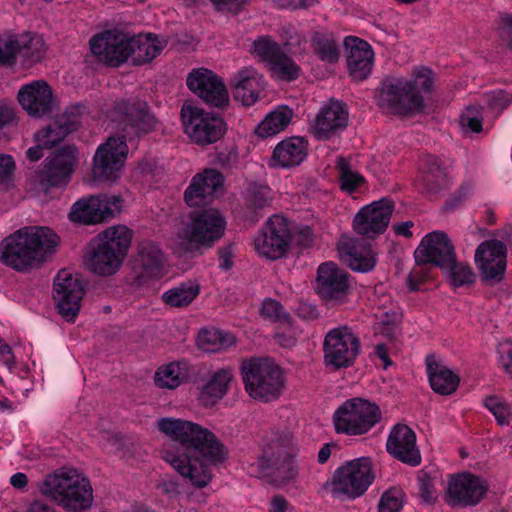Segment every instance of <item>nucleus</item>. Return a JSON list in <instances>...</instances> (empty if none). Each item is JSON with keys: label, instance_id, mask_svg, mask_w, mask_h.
<instances>
[{"label": "nucleus", "instance_id": "a211bd4d", "mask_svg": "<svg viewBox=\"0 0 512 512\" xmlns=\"http://www.w3.org/2000/svg\"><path fill=\"white\" fill-rule=\"evenodd\" d=\"M17 99L22 109L36 119L50 117L59 108V101L45 80H33L22 85Z\"/></svg>", "mask_w": 512, "mask_h": 512}, {"label": "nucleus", "instance_id": "c03bdc74", "mask_svg": "<svg viewBox=\"0 0 512 512\" xmlns=\"http://www.w3.org/2000/svg\"><path fill=\"white\" fill-rule=\"evenodd\" d=\"M200 293V285L195 281L183 282L163 293V301L172 307L188 306Z\"/></svg>", "mask_w": 512, "mask_h": 512}, {"label": "nucleus", "instance_id": "6ab92c4d", "mask_svg": "<svg viewBox=\"0 0 512 512\" xmlns=\"http://www.w3.org/2000/svg\"><path fill=\"white\" fill-rule=\"evenodd\" d=\"M487 492L484 480L471 473L453 475L448 481L445 502L451 507L473 506L480 502Z\"/></svg>", "mask_w": 512, "mask_h": 512}, {"label": "nucleus", "instance_id": "bb28decb", "mask_svg": "<svg viewBox=\"0 0 512 512\" xmlns=\"http://www.w3.org/2000/svg\"><path fill=\"white\" fill-rule=\"evenodd\" d=\"M455 256L448 236L439 230L428 233L414 252L417 263H432L440 268L447 266Z\"/></svg>", "mask_w": 512, "mask_h": 512}, {"label": "nucleus", "instance_id": "6e6d98bb", "mask_svg": "<svg viewBox=\"0 0 512 512\" xmlns=\"http://www.w3.org/2000/svg\"><path fill=\"white\" fill-rule=\"evenodd\" d=\"M483 100L489 109L501 112L512 103V95L503 90H495L485 93Z\"/></svg>", "mask_w": 512, "mask_h": 512}, {"label": "nucleus", "instance_id": "9d476101", "mask_svg": "<svg viewBox=\"0 0 512 512\" xmlns=\"http://www.w3.org/2000/svg\"><path fill=\"white\" fill-rule=\"evenodd\" d=\"M375 479L372 463L368 457H360L338 467L330 483L334 496L355 499L363 495Z\"/></svg>", "mask_w": 512, "mask_h": 512}, {"label": "nucleus", "instance_id": "8fccbe9b", "mask_svg": "<svg viewBox=\"0 0 512 512\" xmlns=\"http://www.w3.org/2000/svg\"><path fill=\"white\" fill-rule=\"evenodd\" d=\"M484 406L493 414L500 426H509L512 422V409L497 395H489L483 401Z\"/></svg>", "mask_w": 512, "mask_h": 512}, {"label": "nucleus", "instance_id": "c85d7f7f", "mask_svg": "<svg viewBox=\"0 0 512 512\" xmlns=\"http://www.w3.org/2000/svg\"><path fill=\"white\" fill-rule=\"evenodd\" d=\"M386 449L390 455L412 466L421 462L420 451L416 445V434L404 424H397L390 430L386 442Z\"/></svg>", "mask_w": 512, "mask_h": 512}, {"label": "nucleus", "instance_id": "774afa93", "mask_svg": "<svg viewBox=\"0 0 512 512\" xmlns=\"http://www.w3.org/2000/svg\"><path fill=\"white\" fill-rule=\"evenodd\" d=\"M268 512H294V507L281 495H275L269 502Z\"/></svg>", "mask_w": 512, "mask_h": 512}, {"label": "nucleus", "instance_id": "603ef678", "mask_svg": "<svg viewBox=\"0 0 512 512\" xmlns=\"http://www.w3.org/2000/svg\"><path fill=\"white\" fill-rule=\"evenodd\" d=\"M399 316L395 312H386L378 316V321L374 325V333L392 340L398 334Z\"/></svg>", "mask_w": 512, "mask_h": 512}, {"label": "nucleus", "instance_id": "4d7b16f0", "mask_svg": "<svg viewBox=\"0 0 512 512\" xmlns=\"http://www.w3.org/2000/svg\"><path fill=\"white\" fill-rule=\"evenodd\" d=\"M262 317L270 321H284L287 320L288 315L282 305L274 299H265L260 308Z\"/></svg>", "mask_w": 512, "mask_h": 512}, {"label": "nucleus", "instance_id": "9b49d317", "mask_svg": "<svg viewBox=\"0 0 512 512\" xmlns=\"http://www.w3.org/2000/svg\"><path fill=\"white\" fill-rule=\"evenodd\" d=\"M360 339L346 325L329 330L323 342L324 363L335 370L354 364L360 353Z\"/></svg>", "mask_w": 512, "mask_h": 512}, {"label": "nucleus", "instance_id": "2f4dec72", "mask_svg": "<svg viewBox=\"0 0 512 512\" xmlns=\"http://www.w3.org/2000/svg\"><path fill=\"white\" fill-rule=\"evenodd\" d=\"M344 46L348 52L347 66L355 80L366 79L372 71L374 52L371 45L358 37L347 36Z\"/></svg>", "mask_w": 512, "mask_h": 512}, {"label": "nucleus", "instance_id": "ddd939ff", "mask_svg": "<svg viewBox=\"0 0 512 512\" xmlns=\"http://www.w3.org/2000/svg\"><path fill=\"white\" fill-rule=\"evenodd\" d=\"M128 155L126 136L109 137L98 146L92 165L93 177L97 181L113 182L119 178Z\"/></svg>", "mask_w": 512, "mask_h": 512}, {"label": "nucleus", "instance_id": "4be33fe9", "mask_svg": "<svg viewBox=\"0 0 512 512\" xmlns=\"http://www.w3.org/2000/svg\"><path fill=\"white\" fill-rule=\"evenodd\" d=\"M223 235L224 226H185L170 245L178 255H192L211 246Z\"/></svg>", "mask_w": 512, "mask_h": 512}, {"label": "nucleus", "instance_id": "4468645a", "mask_svg": "<svg viewBox=\"0 0 512 512\" xmlns=\"http://www.w3.org/2000/svg\"><path fill=\"white\" fill-rule=\"evenodd\" d=\"M121 212V200L117 196H87L71 206L69 220L75 224H100L110 221Z\"/></svg>", "mask_w": 512, "mask_h": 512}, {"label": "nucleus", "instance_id": "7ed1b4c3", "mask_svg": "<svg viewBox=\"0 0 512 512\" xmlns=\"http://www.w3.org/2000/svg\"><path fill=\"white\" fill-rule=\"evenodd\" d=\"M434 77L432 70L415 67L411 79L388 77L382 81L378 95V105L390 113L401 116L413 115L424 109L422 93L432 90Z\"/></svg>", "mask_w": 512, "mask_h": 512}, {"label": "nucleus", "instance_id": "5fc2aeb1", "mask_svg": "<svg viewBox=\"0 0 512 512\" xmlns=\"http://www.w3.org/2000/svg\"><path fill=\"white\" fill-rule=\"evenodd\" d=\"M403 505V493L393 488L386 491L379 502V512H399Z\"/></svg>", "mask_w": 512, "mask_h": 512}, {"label": "nucleus", "instance_id": "13d9d810", "mask_svg": "<svg viewBox=\"0 0 512 512\" xmlns=\"http://www.w3.org/2000/svg\"><path fill=\"white\" fill-rule=\"evenodd\" d=\"M473 190L471 182H464L455 193L444 203L443 210L450 211L460 206L470 196Z\"/></svg>", "mask_w": 512, "mask_h": 512}, {"label": "nucleus", "instance_id": "a878e982", "mask_svg": "<svg viewBox=\"0 0 512 512\" xmlns=\"http://www.w3.org/2000/svg\"><path fill=\"white\" fill-rule=\"evenodd\" d=\"M224 185L223 175L216 169H204L197 173L184 192L189 207H201L210 202Z\"/></svg>", "mask_w": 512, "mask_h": 512}, {"label": "nucleus", "instance_id": "ea45409f", "mask_svg": "<svg viewBox=\"0 0 512 512\" xmlns=\"http://www.w3.org/2000/svg\"><path fill=\"white\" fill-rule=\"evenodd\" d=\"M189 377V366L186 362H171L160 366L154 375V383L158 388L173 390Z\"/></svg>", "mask_w": 512, "mask_h": 512}, {"label": "nucleus", "instance_id": "412c9836", "mask_svg": "<svg viewBox=\"0 0 512 512\" xmlns=\"http://www.w3.org/2000/svg\"><path fill=\"white\" fill-rule=\"evenodd\" d=\"M348 120L346 106L340 101L330 100L316 114L311 122L310 131L316 139L328 140L345 130Z\"/></svg>", "mask_w": 512, "mask_h": 512}, {"label": "nucleus", "instance_id": "2eb2a0df", "mask_svg": "<svg viewBox=\"0 0 512 512\" xmlns=\"http://www.w3.org/2000/svg\"><path fill=\"white\" fill-rule=\"evenodd\" d=\"M84 284L78 274L67 269L60 270L54 278L53 297L59 314L69 322L77 317L83 296Z\"/></svg>", "mask_w": 512, "mask_h": 512}, {"label": "nucleus", "instance_id": "a18cd8bd", "mask_svg": "<svg viewBox=\"0 0 512 512\" xmlns=\"http://www.w3.org/2000/svg\"><path fill=\"white\" fill-rule=\"evenodd\" d=\"M449 283L455 287L471 285L476 280V275L467 263L457 262L456 255L447 266L441 267Z\"/></svg>", "mask_w": 512, "mask_h": 512}, {"label": "nucleus", "instance_id": "72a5a7b5", "mask_svg": "<svg viewBox=\"0 0 512 512\" xmlns=\"http://www.w3.org/2000/svg\"><path fill=\"white\" fill-rule=\"evenodd\" d=\"M308 141L299 136L288 137L274 148L271 161L279 168H292L300 165L307 157Z\"/></svg>", "mask_w": 512, "mask_h": 512}, {"label": "nucleus", "instance_id": "09e8293b", "mask_svg": "<svg viewBox=\"0 0 512 512\" xmlns=\"http://www.w3.org/2000/svg\"><path fill=\"white\" fill-rule=\"evenodd\" d=\"M482 109L479 104H470L464 109L459 120L463 133H480L482 131Z\"/></svg>", "mask_w": 512, "mask_h": 512}, {"label": "nucleus", "instance_id": "49530a36", "mask_svg": "<svg viewBox=\"0 0 512 512\" xmlns=\"http://www.w3.org/2000/svg\"><path fill=\"white\" fill-rule=\"evenodd\" d=\"M77 128V121L69 125L54 124L38 131L35 134L36 143L43 144L45 148H51L61 142L70 132Z\"/></svg>", "mask_w": 512, "mask_h": 512}, {"label": "nucleus", "instance_id": "20e7f679", "mask_svg": "<svg viewBox=\"0 0 512 512\" xmlns=\"http://www.w3.org/2000/svg\"><path fill=\"white\" fill-rule=\"evenodd\" d=\"M133 231L128 226H108L89 243L85 264L95 275L110 277L117 274L128 256Z\"/></svg>", "mask_w": 512, "mask_h": 512}, {"label": "nucleus", "instance_id": "e2e57ef3", "mask_svg": "<svg viewBox=\"0 0 512 512\" xmlns=\"http://www.w3.org/2000/svg\"><path fill=\"white\" fill-rule=\"evenodd\" d=\"M498 364L512 378V342H503L499 345Z\"/></svg>", "mask_w": 512, "mask_h": 512}, {"label": "nucleus", "instance_id": "aec40b11", "mask_svg": "<svg viewBox=\"0 0 512 512\" xmlns=\"http://www.w3.org/2000/svg\"><path fill=\"white\" fill-rule=\"evenodd\" d=\"M128 35L117 30H106L90 40L91 53L109 66L117 67L129 58Z\"/></svg>", "mask_w": 512, "mask_h": 512}, {"label": "nucleus", "instance_id": "473e14b6", "mask_svg": "<svg viewBox=\"0 0 512 512\" xmlns=\"http://www.w3.org/2000/svg\"><path fill=\"white\" fill-rule=\"evenodd\" d=\"M235 381L232 367H222L210 373L207 381L198 387V399L205 407H212L223 399Z\"/></svg>", "mask_w": 512, "mask_h": 512}, {"label": "nucleus", "instance_id": "bf43d9fd", "mask_svg": "<svg viewBox=\"0 0 512 512\" xmlns=\"http://www.w3.org/2000/svg\"><path fill=\"white\" fill-rule=\"evenodd\" d=\"M15 161L12 156L0 154V188L6 189L13 179Z\"/></svg>", "mask_w": 512, "mask_h": 512}, {"label": "nucleus", "instance_id": "cd10ccee", "mask_svg": "<svg viewBox=\"0 0 512 512\" xmlns=\"http://www.w3.org/2000/svg\"><path fill=\"white\" fill-rule=\"evenodd\" d=\"M349 289L348 274L333 262L322 263L317 269L316 290L327 302H339Z\"/></svg>", "mask_w": 512, "mask_h": 512}, {"label": "nucleus", "instance_id": "c756f323", "mask_svg": "<svg viewBox=\"0 0 512 512\" xmlns=\"http://www.w3.org/2000/svg\"><path fill=\"white\" fill-rule=\"evenodd\" d=\"M134 269L142 278L159 279L167 273L166 255L157 243L141 241L137 246Z\"/></svg>", "mask_w": 512, "mask_h": 512}, {"label": "nucleus", "instance_id": "680f3d73", "mask_svg": "<svg viewBox=\"0 0 512 512\" xmlns=\"http://www.w3.org/2000/svg\"><path fill=\"white\" fill-rule=\"evenodd\" d=\"M249 473L257 478H268L274 475L271 459L266 456L259 457L250 465Z\"/></svg>", "mask_w": 512, "mask_h": 512}, {"label": "nucleus", "instance_id": "f03ea898", "mask_svg": "<svg viewBox=\"0 0 512 512\" xmlns=\"http://www.w3.org/2000/svg\"><path fill=\"white\" fill-rule=\"evenodd\" d=\"M61 243L50 226H22L0 241V262L15 271L28 272L51 261Z\"/></svg>", "mask_w": 512, "mask_h": 512}, {"label": "nucleus", "instance_id": "338daca9", "mask_svg": "<svg viewBox=\"0 0 512 512\" xmlns=\"http://www.w3.org/2000/svg\"><path fill=\"white\" fill-rule=\"evenodd\" d=\"M269 188L266 186L253 187L250 190V201L257 208H263L268 204Z\"/></svg>", "mask_w": 512, "mask_h": 512}, {"label": "nucleus", "instance_id": "864d4df0", "mask_svg": "<svg viewBox=\"0 0 512 512\" xmlns=\"http://www.w3.org/2000/svg\"><path fill=\"white\" fill-rule=\"evenodd\" d=\"M337 166L339 169L341 189L352 192L363 182V177L351 171L345 159L340 158Z\"/></svg>", "mask_w": 512, "mask_h": 512}, {"label": "nucleus", "instance_id": "1a4fd4ad", "mask_svg": "<svg viewBox=\"0 0 512 512\" xmlns=\"http://www.w3.org/2000/svg\"><path fill=\"white\" fill-rule=\"evenodd\" d=\"M382 418L379 406L368 399L354 397L344 401L333 414L338 434L360 436L368 433Z\"/></svg>", "mask_w": 512, "mask_h": 512}, {"label": "nucleus", "instance_id": "3c124183", "mask_svg": "<svg viewBox=\"0 0 512 512\" xmlns=\"http://www.w3.org/2000/svg\"><path fill=\"white\" fill-rule=\"evenodd\" d=\"M253 53L268 65L283 51L270 36H261L253 42Z\"/></svg>", "mask_w": 512, "mask_h": 512}, {"label": "nucleus", "instance_id": "393cba45", "mask_svg": "<svg viewBox=\"0 0 512 512\" xmlns=\"http://www.w3.org/2000/svg\"><path fill=\"white\" fill-rule=\"evenodd\" d=\"M452 180L448 168L438 156L424 154L419 157L417 183L423 192L437 194L448 188Z\"/></svg>", "mask_w": 512, "mask_h": 512}, {"label": "nucleus", "instance_id": "f8f14e48", "mask_svg": "<svg viewBox=\"0 0 512 512\" xmlns=\"http://www.w3.org/2000/svg\"><path fill=\"white\" fill-rule=\"evenodd\" d=\"M181 116L185 133L197 145L213 144L220 140L226 131V124L219 115L202 108L183 106Z\"/></svg>", "mask_w": 512, "mask_h": 512}, {"label": "nucleus", "instance_id": "de8ad7c7", "mask_svg": "<svg viewBox=\"0 0 512 512\" xmlns=\"http://www.w3.org/2000/svg\"><path fill=\"white\" fill-rule=\"evenodd\" d=\"M272 73L281 80L293 81L299 77L300 66L282 51L270 64Z\"/></svg>", "mask_w": 512, "mask_h": 512}, {"label": "nucleus", "instance_id": "423d86ee", "mask_svg": "<svg viewBox=\"0 0 512 512\" xmlns=\"http://www.w3.org/2000/svg\"><path fill=\"white\" fill-rule=\"evenodd\" d=\"M240 372L245 391L254 400L270 402L282 394L285 376L273 360L258 357L243 360Z\"/></svg>", "mask_w": 512, "mask_h": 512}, {"label": "nucleus", "instance_id": "58836bf2", "mask_svg": "<svg viewBox=\"0 0 512 512\" xmlns=\"http://www.w3.org/2000/svg\"><path fill=\"white\" fill-rule=\"evenodd\" d=\"M393 211V201L383 198L362 207L354 216L353 224H389Z\"/></svg>", "mask_w": 512, "mask_h": 512}, {"label": "nucleus", "instance_id": "5701e85b", "mask_svg": "<svg viewBox=\"0 0 512 512\" xmlns=\"http://www.w3.org/2000/svg\"><path fill=\"white\" fill-rule=\"evenodd\" d=\"M77 163V149L64 146L47 159L40 172V182L44 187H57L68 183Z\"/></svg>", "mask_w": 512, "mask_h": 512}, {"label": "nucleus", "instance_id": "39448f33", "mask_svg": "<svg viewBox=\"0 0 512 512\" xmlns=\"http://www.w3.org/2000/svg\"><path fill=\"white\" fill-rule=\"evenodd\" d=\"M39 491L68 512H84L94 503L89 479L77 469H59L47 475Z\"/></svg>", "mask_w": 512, "mask_h": 512}, {"label": "nucleus", "instance_id": "0e129e2a", "mask_svg": "<svg viewBox=\"0 0 512 512\" xmlns=\"http://www.w3.org/2000/svg\"><path fill=\"white\" fill-rule=\"evenodd\" d=\"M226 220L222 212L215 208L203 210L194 224H225Z\"/></svg>", "mask_w": 512, "mask_h": 512}, {"label": "nucleus", "instance_id": "dca6fc26", "mask_svg": "<svg viewBox=\"0 0 512 512\" xmlns=\"http://www.w3.org/2000/svg\"><path fill=\"white\" fill-rule=\"evenodd\" d=\"M111 117L116 126L127 135L149 133L157 124L156 118L148 110L147 103L139 99L117 102Z\"/></svg>", "mask_w": 512, "mask_h": 512}, {"label": "nucleus", "instance_id": "a19ab883", "mask_svg": "<svg viewBox=\"0 0 512 512\" xmlns=\"http://www.w3.org/2000/svg\"><path fill=\"white\" fill-rule=\"evenodd\" d=\"M311 47L317 58L326 63H335L340 56L337 39L332 33L323 30L313 31L310 36Z\"/></svg>", "mask_w": 512, "mask_h": 512}, {"label": "nucleus", "instance_id": "7c9ffc66", "mask_svg": "<svg viewBox=\"0 0 512 512\" xmlns=\"http://www.w3.org/2000/svg\"><path fill=\"white\" fill-rule=\"evenodd\" d=\"M269 442L272 449L277 450L279 457H285L288 460L278 468V477L281 483L286 484L298 477L299 469L294 461L299 449L294 441L293 435L286 429L281 431H272L269 436Z\"/></svg>", "mask_w": 512, "mask_h": 512}, {"label": "nucleus", "instance_id": "b1692460", "mask_svg": "<svg viewBox=\"0 0 512 512\" xmlns=\"http://www.w3.org/2000/svg\"><path fill=\"white\" fill-rule=\"evenodd\" d=\"M187 86L212 106L222 107L229 101L228 91L224 83L208 69L201 68L191 72L187 77Z\"/></svg>", "mask_w": 512, "mask_h": 512}, {"label": "nucleus", "instance_id": "37998d69", "mask_svg": "<svg viewBox=\"0 0 512 512\" xmlns=\"http://www.w3.org/2000/svg\"><path fill=\"white\" fill-rule=\"evenodd\" d=\"M17 55L27 59L30 63L40 61L46 52V45L40 35L23 33L15 37Z\"/></svg>", "mask_w": 512, "mask_h": 512}, {"label": "nucleus", "instance_id": "c9c22d12", "mask_svg": "<svg viewBox=\"0 0 512 512\" xmlns=\"http://www.w3.org/2000/svg\"><path fill=\"white\" fill-rule=\"evenodd\" d=\"M427 373L431 388L440 395L452 394L460 382L458 375L431 357L427 358Z\"/></svg>", "mask_w": 512, "mask_h": 512}, {"label": "nucleus", "instance_id": "79ce46f5", "mask_svg": "<svg viewBox=\"0 0 512 512\" xmlns=\"http://www.w3.org/2000/svg\"><path fill=\"white\" fill-rule=\"evenodd\" d=\"M236 344V337L219 329H204L197 336L198 347L207 353L227 349Z\"/></svg>", "mask_w": 512, "mask_h": 512}, {"label": "nucleus", "instance_id": "f3484780", "mask_svg": "<svg viewBox=\"0 0 512 512\" xmlns=\"http://www.w3.org/2000/svg\"><path fill=\"white\" fill-rule=\"evenodd\" d=\"M507 245L497 239L485 240L478 245L474 262L479 276L484 283L501 282L507 269Z\"/></svg>", "mask_w": 512, "mask_h": 512}, {"label": "nucleus", "instance_id": "69168bd1", "mask_svg": "<svg viewBox=\"0 0 512 512\" xmlns=\"http://www.w3.org/2000/svg\"><path fill=\"white\" fill-rule=\"evenodd\" d=\"M17 56L15 38L9 40L0 39V63H12Z\"/></svg>", "mask_w": 512, "mask_h": 512}, {"label": "nucleus", "instance_id": "0eeeda50", "mask_svg": "<svg viewBox=\"0 0 512 512\" xmlns=\"http://www.w3.org/2000/svg\"><path fill=\"white\" fill-rule=\"evenodd\" d=\"M313 241L310 226H264L254 238V249L263 258L277 260L292 245L309 247Z\"/></svg>", "mask_w": 512, "mask_h": 512}, {"label": "nucleus", "instance_id": "4c0bfd02", "mask_svg": "<svg viewBox=\"0 0 512 512\" xmlns=\"http://www.w3.org/2000/svg\"><path fill=\"white\" fill-rule=\"evenodd\" d=\"M293 115V110L288 106L281 105L276 107L256 126V135L265 139L279 134L290 124Z\"/></svg>", "mask_w": 512, "mask_h": 512}, {"label": "nucleus", "instance_id": "6e6552de", "mask_svg": "<svg viewBox=\"0 0 512 512\" xmlns=\"http://www.w3.org/2000/svg\"><path fill=\"white\" fill-rule=\"evenodd\" d=\"M354 234H342L337 251L341 261L351 270L367 273L371 271L377 262L376 252L368 243L369 239L385 232L386 226H354Z\"/></svg>", "mask_w": 512, "mask_h": 512}, {"label": "nucleus", "instance_id": "052dcab7", "mask_svg": "<svg viewBox=\"0 0 512 512\" xmlns=\"http://www.w3.org/2000/svg\"><path fill=\"white\" fill-rule=\"evenodd\" d=\"M428 263H417L407 277V285L410 290H417L419 284L429 277Z\"/></svg>", "mask_w": 512, "mask_h": 512}, {"label": "nucleus", "instance_id": "e433bc0d", "mask_svg": "<svg viewBox=\"0 0 512 512\" xmlns=\"http://www.w3.org/2000/svg\"><path fill=\"white\" fill-rule=\"evenodd\" d=\"M129 57L135 64L142 65L156 58L164 48L162 42L151 34L129 37Z\"/></svg>", "mask_w": 512, "mask_h": 512}, {"label": "nucleus", "instance_id": "f257e3e1", "mask_svg": "<svg viewBox=\"0 0 512 512\" xmlns=\"http://www.w3.org/2000/svg\"><path fill=\"white\" fill-rule=\"evenodd\" d=\"M157 428L178 443L163 446V460L187 484L198 489L207 487L213 478L208 463L220 464L228 457V450L215 434L197 423L173 417L160 418Z\"/></svg>", "mask_w": 512, "mask_h": 512}, {"label": "nucleus", "instance_id": "f704fd0d", "mask_svg": "<svg viewBox=\"0 0 512 512\" xmlns=\"http://www.w3.org/2000/svg\"><path fill=\"white\" fill-rule=\"evenodd\" d=\"M264 89V79L254 68L247 67L237 72L234 78V97L244 106H252Z\"/></svg>", "mask_w": 512, "mask_h": 512}]
</instances>
